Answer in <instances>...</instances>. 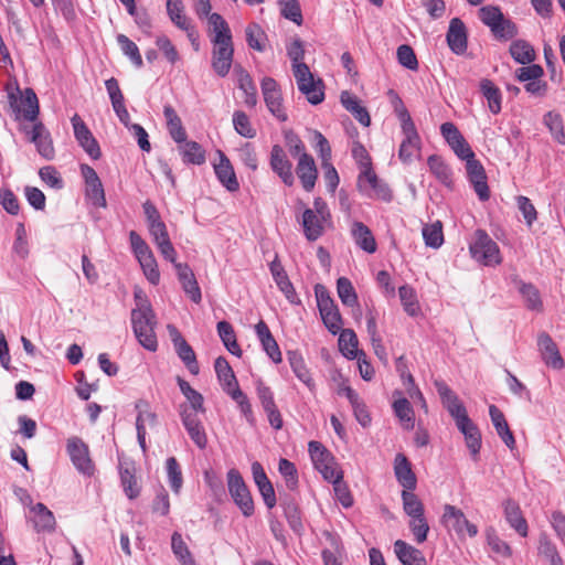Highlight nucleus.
Listing matches in <instances>:
<instances>
[{"mask_svg": "<svg viewBox=\"0 0 565 565\" xmlns=\"http://www.w3.org/2000/svg\"><path fill=\"white\" fill-rule=\"evenodd\" d=\"M131 324L138 342L149 351H156L158 348L154 328L157 317L154 311L131 310Z\"/></svg>", "mask_w": 565, "mask_h": 565, "instance_id": "1", "label": "nucleus"}, {"mask_svg": "<svg viewBox=\"0 0 565 565\" xmlns=\"http://www.w3.org/2000/svg\"><path fill=\"white\" fill-rule=\"evenodd\" d=\"M9 105L17 120L24 118L36 122L39 116V100L32 88H25L22 94L19 87L8 93Z\"/></svg>", "mask_w": 565, "mask_h": 565, "instance_id": "2", "label": "nucleus"}, {"mask_svg": "<svg viewBox=\"0 0 565 565\" xmlns=\"http://www.w3.org/2000/svg\"><path fill=\"white\" fill-rule=\"evenodd\" d=\"M470 254L475 260L484 266H495L502 260L498 244L483 230L475 232V241L470 244Z\"/></svg>", "mask_w": 565, "mask_h": 565, "instance_id": "3", "label": "nucleus"}, {"mask_svg": "<svg viewBox=\"0 0 565 565\" xmlns=\"http://www.w3.org/2000/svg\"><path fill=\"white\" fill-rule=\"evenodd\" d=\"M308 446L315 468L326 480L343 478V472L338 467L334 457L321 443L312 440Z\"/></svg>", "mask_w": 565, "mask_h": 565, "instance_id": "4", "label": "nucleus"}, {"mask_svg": "<svg viewBox=\"0 0 565 565\" xmlns=\"http://www.w3.org/2000/svg\"><path fill=\"white\" fill-rule=\"evenodd\" d=\"M299 92L306 96L312 105H318L324 99V84L321 78H316L309 67H301L292 73Z\"/></svg>", "mask_w": 565, "mask_h": 565, "instance_id": "5", "label": "nucleus"}, {"mask_svg": "<svg viewBox=\"0 0 565 565\" xmlns=\"http://www.w3.org/2000/svg\"><path fill=\"white\" fill-rule=\"evenodd\" d=\"M227 486L232 499L242 513L245 516H250L254 513V502L247 486L236 469H231L227 472Z\"/></svg>", "mask_w": 565, "mask_h": 565, "instance_id": "6", "label": "nucleus"}, {"mask_svg": "<svg viewBox=\"0 0 565 565\" xmlns=\"http://www.w3.org/2000/svg\"><path fill=\"white\" fill-rule=\"evenodd\" d=\"M441 522L448 530L455 531L459 537H465L466 535L475 537L478 534L477 525L469 522L465 513L455 505H444Z\"/></svg>", "mask_w": 565, "mask_h": 565, "instance_id": "7", "label": "nucleus"}, {"mask_svg": "<svg viewBox=\"0 0 565 565\" xmlns=\"http://www.w3.org/2000/svg\"><path fill=\"white\" fill-rule=\"evenodd\" d=\"M317 303L326 328L337 334L342 328V318L334 301L323 288H316Z\"/></svg>", "mask_w": 565, "mask_h": 565, "instance_id": "8", "label": "nucleus"}, {"mask_svg": "<svg viewBox=\"0 0 565 565\" xmlns=\"http://www.w3.org/2000/svg\"><path fill=\"white\" fill-rule=\"evenodd\" d=\"M67 454L78 472L90 477L95 466L89 456L88 446L78 437H71L66 443Z\"/></svg>", "mask_w": 565, "mask_h": 565, "instance_id": "9", "label": "nucleus"}, {"mask_svg": "<svg viewBox=\"0 0 565 565\" xmlns=\"http://www.w3.org/2000/svg\"><path fill=\"white\" fill-rule=\"evenodd\" d=\"M260 87L265 104L270 114L279 121H286L288 116L282 104L281 90L276 79L273 77H264Z\"/></svg>", "mask_w": 565, "mask_h": 565, "instance_id": "10", "label": "nucleus"}, {"mask_svg": "<svg viewBox=\"0 0 565 565\" xmlns=\"http://www.w3.org/2000/svg\"><path fill=\"white\" fill-rule=\"evenodd\" d=\"M201 411L189 408L185 403L180 404L179 414L184 428L186 429L191 440L200 448L204 449L207 445L205 429L198 416Z\"/></svg>", "mask_w": 565, "mask_h": 565, "instance_id": "11", "label": "nucleus"}, {"mask_svg": "<svg viewBox=\"0 0 565 565\" xmlns=\"http://www.w3.org/2000/svg\"><path fill=\"white\" fill-rule=\"evenodd\" d=\"M434 385L443 405L455 419L457 426L470 419L463 404L459 401L456 393L443 380H436Z\"/></svg>", "mask_w": 565, "mask_h": 565, "instance_id": "12", "label": "nucleus"}, {"mask_svg": "<svg viewBox=\"0 0 565 565\" xmlns=\"http://www.w3.org/2000/svg\"><path fill=\"white\" fill-rule=\"evenodd\" d=\"M356 186L360 192L372 199L390 202L393 198L388 185L382 182L374 171L360 173L358 177Z\"/></svg>", "mask_w": 565, "mask_h": 565, "instance_id": "13", "label": "nucleus"}, {"mask_svg": "<svg viewBox=\"0 0 565 565\" xmlns=\"http://www.w3.org/2000/svg\"><path fill=\"white\" fill-rule=\"evenodd\" d=\"M211 41L214 45L212 51V67L218 76L225 77L233 62L234 47L232 38L225 36V40Z\"/></svg>", "mask_w": 565, "mask_h": 565, "instance_id": "14", "label": "nucleus"}, {"mask_svg": "<svg viewBox=\"0 0 565 565\" xmlns=\"http://www.w3.org/2000/svg\"><path fill=\"white\" fill-rule=\"evenodd\" d=\"M81 172L85 181L86 199L94 206L106 207L104 186L96 171L88 164H82Z\"/></svg>", "mask_w": 565, "mask_h": 565, "instance_id": "15", "label": "nucleus"}, {"mask_svg": "<svg viewBox=\"0 0 565 565\" xmlns=\"http://www.w3.org/2000/svg\"><path fill=\"white\" fill-rule=\"evenodd\" d=\"M23 131L29 136V141L34 143L40 156L46 160H52L55 154L53 140L50 131L45 128L43 122L36 121L29 129L22 128Z\"/></svg>", "mask_w": 565, "mask_h": 565, "instance_id": "16", "label": "nucleus"}, {"mask_svg": "<svg viewBox=\"0 0 565 565\" xmlns=\"http://www.w3.org/2000/svg\"><path fill=\"white\" fill-rule=\"evenodd\" d=\"M71 121L74 129V136L79 146L92 159H99L102 156L99 145L83 119L75 114Z\"/></svg>", "mask_w": 565, "mask_h": 565, "instance_id": "17", "label": "nucleus"}, {"mask_svg": "<svg viewBox=\"0 0 565 565\" xmlns=\"http://www.w3.org/2000/svg\"><path fill=\"white\" fill-rule=\"evenodd\" d=\"M466 169L469 181L471 182L480 201H488L490 198V190L487 183V174L483 166L476 157L466 161Z\"/></svg>", "mask_w": 565, "mask_h": 565, "instance_id": "18", "label": "nucleus"}, {"mask_svg": "<svg viewBox=\"0 0 565 565\" xmlns=\"http://www.w3.org/2000/svg\"><path fill=\"white\" fill-rule=\"evenodd\" d=\"M537 347L542 360L547 366L554 370H561L564 367L565 363L559 353L557 344L554 342L550 334L546 332H541L537 335Z\"/></svg>", "mask_w": 565, "mask_h": 565, "instance_id": "19", "label": "nucleus"}, {"mask_svg": "<svg viewBox=\"0 0 565 565\" xmlns=\"http://www.w3.org/2000/svg\"><path fill=\"white\" fill-rule=\"evenodd\" d=\"M401 127L404 139L399 146L398 158L404 163H409L412 162L415 153L420 150V137L417 132L415 124H407Z\"/></svg>", "mask_w": 565, "mask_h": 565, "instance_id": "20", "label": "nucleus"}, {"mask_svg": "<svg viewBox=\"0 0 565 565\" xmlns=\"http://www.w3.org/2000/svg\"><path fill=\"white\" fill-rule=\"evenodd\" d=\"M270 168L278 174L286 185L290 186L294 184L295 178L292 173V164L288 160L282 147L279 145H275L271 148Z\"/></svg>", "mask_w": 565, "mask_h": 565, "instance_id": "21", "label": "nucleus"}, {"mask_svg": "<svg viewBox=\"0 0 565 565\" xmlns=\"http://www.w3.org/2000/svg\"><path fill=\"white\" fill-rule=\"evenodd\" d=\"M296 173L302 184V188L307 192L312 191L318 178V170L312 156L309 153H302L299 157Z\"/></svg>", "mask_w": 565, "mask_h": 565, "instance_id": "22", "label": "nucleus"}, {"mask_svg": "<svg viewBox=\"0 0 565 565\" xmlns=\"http://www.w3.org/2000/svg\"><path fill=\"white\" fill-rule=\"evenodd\" d=\"M328 223H330V220L319 216L311 209H306L302 213L301 225L303 234L309 242H316L320 238Z\"/></svg>", "mask_w": 565, "mask_h": 565, "instance_id": "23", "label": "nucleus"}, {"mask_svg": "<svg viewBox=\"0 0 565 565\" xmlns=\"http://www.w3.org/2000/svg\"><path fill=\"white\" fill-rule=\"evenodd\" d=\"M175 271L183 291L193 302L199 303L202 299V294L192 269L188 264H175Z\"/></svg>", "mask_w": 565, "mask_h": 565, "instance_id": "24", "label": "nucleus"}, {"mask_svg": "<svg viewBox=\"0 0 565 565\" xmlns=\"http://www.w3.org/2000/svg\"><path fill=\"white\" fill-rule=\"evenodd\" d=\"M220 157L218 163L214 164V171L224 188L230 192H235L239 189L235 171L230 159L221 151H217Z\"/></svg>", "mask_w": 565, "mask_h": 565, "instance_id": "25", "label": "nucleus"}, {"mask_svg": "<svg viewBox=\"0 0 565 565\" xmlns=\"http://www.w3.org/2000/svg\"><path fill=\"white\" fill-rule=\"evenodd\" d=\"M447 43L455 54H463L467 50V31L459 18H454L449 22Z\"/></svg>", "mask_w": 565, "mask_h": 565, "instance_id": "26", "label": "nucleus"}, {"mask_svg": "<svg viewBox=\"0 0 565 565\" xmlns=\"http://www.w3.org/2000/svg\"><path fill=\"white\" fill-rule=\"evenodd\" d=\"M394 472L398 483L404 490H415L417 478L412 470V465L407 457L403 454H397L394 460Z\"/></svg>", "mask_w": 565, "mask_h": 565, "instance_id": "27", "label": "nucleus"}, {"mask_svg": "<svg viewBox=\"0 0 565 565\" xmlns=\"http://www.w3.org/2000/svg\"><path fill=\"white\" fill-rule=\"evenodd\" d=\"M269 269H270L273 278H274L276 285L278 286V288L280 289V291L286 296V298L291 303H297L298 298H297L295 288H294L291 281L289 280L282 265L280 264L277 255H276L275 259L270 263Z\"/></svg>", "mask_w": 565, "mask_h": 565, "instance_id": "28", "label": "nucleus"}, {"mask_svg": "<svg viewBox=\"0 0 565 565\" xmlns=\"http://www.w3.org/2000/svg\"><path fill=\"white\" fill-rule=\"evenodd\" d=\"M394 552L403 565H427L424 554L403 540L395 541Z\"/></svg>", "mask_w": 565, "mask_h": 565, "instance_id": "29", "label": "nucleus"}, {"mask_svg": "<svg viewBox=\"0 0 565 565\" xmlns=\"http://www.w3.org/2000/svg\"><path fill=\"white\" fill-rule=\"evenodd\" d=\"M489 414L491 417V422L497 430V434L500 436L502 441L509 449H514L515 439L512 431L510 430L504 414L495 405H490Z\"/></svg>", "mask_w": 565, "mask_h": 565, "instance_id": "30", "label": "nucleus"}, {"mask_svg": "<svg viewBox=\"0 0 565 565\" xmlns=\"http://www.w3.org/2000/svg\"><path fill=\"white\" fill-rule=\"evenodd\" d=\"M457 428L465 436L466 446L469 449L472 459L477 461L481 449L480 430L471 419L458 425Z\"/></svg>", "mask_w": 565, "mask_h": 565, "instance_id": "31", "label": "nucleus"}, {"mask_svg": "<svg viewBox=\"0 0 565 565\" xmlns=\"http://www.w3.org/2000/svg\"><path fill=\"white\" fill-rule=\"evenodd\" d=\"M503 508L505 520L510 526L525 537L527 535V522L522 515L519 503L509 499L503 503Z\"/></svg>", "mask_w": 565, "mask_h": 565, "instance_id": "32", "label": "nucleus"}, {"mask_svg": "<svg viewBox=\"0 0 565 565\" xmlns=\"http://www.w3.org/2000/svg\"><path fill=\"white\" fill-rule=\"evenodd\" d=\"M351 234L356 245L369 254L376 252V242L371 230L362 222L355 221L351 227Z\"/></svg>", "mask_w": 565, "mask_h": 565, "instance_id": "33", "label": "nucleus"}, {"mask_svg": "<svg viewBox=\"0 0 565 565\" xmlns=\"http://www.w3.org/2000/svg\"><path fill=\"white\" fill-rule=\"evenodd\" d=\"M214 369L223 390L227 394L232 393L235 388H239L236 376L225 358L218 356L215 360Z\"/></svg>", "mask_w": 565, "mask_h": 565, "instance_id": "34", "label": "nucleus"}, {"mask_svg": "<svg viewBox=\"0 0 565 565\" xmlns=\"http://www.w3.org/2000/svg\"><path fill=\"white\" fill-rule=\"evenodd\" d=\"M341 103L344 108L350 111L354 118L365 127H369L371 124V117L363 106L360 105L359 99L351 95L349 92H343L341 94Z\"/></svg>", "mask_w": 565, "mask_h": 565, "instance_id": "35", "label": "nucleus"}, {"mask_svg": "<svg viewBox=\"0 0 565 565\" xmlns=\"http://www.w3.org/2000/svg\"><path fill=\"white\" fill-rule=\"evenodd\" d=\"M287 356L290 367L295 375L299 379V381H301L305 385L312 390L315 384L302 355L297 351H289L287 353Z\"/></svg>", "mask_w": 565, "mask_h": 565, "instance_id": "36", "label": "nucleus"}, {"mask_svg": "<svg viewBox=\"0 0 565 565\" xmlns=\"http://www.w3.org/2000/svg\"><path fill=\"white\" fill-rule=\"evenodd\" d=\"M31 511L34 513V525L38 532H52L55 530V518L43 503H36Z\"/></svg>", "mask_w": 565, "mask_h": 565, "instance_id": "37", "label": "nucleus"}, {"mask_svg": "<svg viewBox=\"0 0 565 565\" xmlns=\"http://www.w3.org/2000/svg\"><path fill=\"white\" fill-rule=\"evenodd\" d=\"M217 332L228 352L239 358L242 355V350L237 343L232 324L227 321H220L217 323Z\"/></svg>", "mask_w": 565, "mask_h": 565, "instance_id": "38", "label": "nucleus"}, {"mask_svg": "<svg viewBox=\"0 0 565 565\" xmlns=\"http://www.w3.org/2000/svg\"><path fill=\"white\" fill-rule=\"evenodd\" d=\"M537 552L540 556L550 562V565H564L555 544L546 533L540 535Z\"/></svg>", "mask_w": 565, "mask_h": 565, "instance_id": "39", "label": "nucleus"}, {"mask_svg": "<svg viewBox=\"0 0 565 565\" xmlns=\"http://www.w3.org/2000/svg\"><path fill=\"white\" fill-rule=\"evenodd\" d=\"M339 348L340 351L350 360L356 359L358 351V337L352 329L340 330Z\"/></svg>", "mask_w": 565, "mask_h": 565, "instance_id": "40", "label": "nucleus"}, {"mask_svg": "<svg viewBox=\"0 0 565 565\" xmlns=\"http://www.w3.org/2000/svg\"><path fill=\"white\" fill-rule=\"evenodd\" d=\"M179 151L184 162L202 164L205 161V152L196 141H184L179 146Z\"/></svg>", "mask_w": 565, "mask_h": 565, "instance_id": "41", "label": "nucleus"}, {"mask_svg": "<svg viewBox=\"0 0 565 565\" xmlns=\"http://www.w3.org/2000/svg\"><path fill=\"white\" fill-rule=\"evenodd\" d=\"M246 42L248 46L258 52H264L266 49L267 34L257 23H250L245 29Z\"/></svg>", "mask_w": 565, "mask_h": 565, "instance_id": "42", "label": "nucleus"}, {"mask_svg": "<svg viewBox=\"0 0 565 565\" xmlns=\"http://www.w3.org/2000/svg\"><path fill=\"white\" fill-rule=\"evenodd\" d=\"M511 56L520 64H530L535 58V52L531 44L526 41H514L510 46Z\"/></svg>", "mask_w": 565, "mask_h": 565, "instance_id": "43", "label": "nucleus"}, {"mask_svg": "<svg viewBox=\"0 0 565 565\" xmlns=\"http://www.w3.org/2000/svg\"><path fill=\"white\" fill-rule=\"evenodd\" d=\"M428 167L431 173L445 185L452 184L451 171L449 167L441 160L440 157L431 154L427 159Z\"/></svg>", "mask_w": 565, "mask_h": 565, "instance_id": "44", "label": "nucleus"}, {"mask_svg": "<svg viewBox=\"0 0 565 565\" xmlns=\"http://www.w3.org/2000/svg\"><path fill=\"white\" fill-rule=\"evenodd\" d=\"M480 87L483 96L488 100L490 111L492 114H499L501 111V94L499 88L490 79H482Z\"/></svg>", "mask_w": 565, "mask_h": 565, "instance_id": "45", "label": "nucleus"}, {"mask_svg": "<svg viewBox=\"0 0 565 565\" xmlns=\"http://www.w3.org/2000/svg\"><path fill=\"white\" fill-rule=\"evenodd\" d=\"M305 47L300 39L295 38L287 45V55L291 61L292 73L299 71L301 67H309L305 62Z\"/></svg>", "mask_w": 565, "mask_h": 565, "instance_id": "46", "label": "nucleus"}, {"mask_svg": "<svg viewBox=\"0 0 565 565\" xmlns=\"http://www.w3.org/2000/svg\"><path fill=\"white\" fill-rule=\"evenodd\" d=\"M146 278L152 285H158L160 281V271L158 269L157 260L152 252L146 253L145 255L137 258Z\"/></svg>", "mask_w": 565, "mask_h": 565, "instance_id": "47", "label": "nucleus"}, {"mask_svg": "<svg viewBox=\"0 0 565 565\" xmlns=\"http://www.w3.org/2000/svg\"><path fill=\"white\" fill-rule=\"evenodd\" d=\"M178 384H179V387H180V391L182 392V394L185 396V398L189 401V404L188 407L189 408H192L194 411H201V413H204V398L202 396L201 393H199L198 391H195L194 388L191 387V385L189 384V382H186L185 380L181 379V377H178Z\"/></svg>", "mask_w": 565, "mask_h": 565, "instance_id": "48", "label": "nucleus"}, {"mask_svg": "<svg viewBox=\"0 0 565 565\" xmlns=\"http://www.w3.org/2000/svg\"><path fill=\"white\" fill-rule=\"evenodd\" d=\"M423 237L425 244L431 248H439L444 243L443 224L436 221L423 227Z\"/></svg>", "mask_w": 565, "mask_h": 565, "instance_id": "49", "label": "nucleus"}, {"mask_svg": "<svg viewBox=\"0 0 565 565\" xmlns=\"http://www.w3.org/2000/svg\"><path fill=\"white\" fill-rule=\"evenodd\" d=\"M402 501H403V509L404 512L409 516H422V514H425V508L423 502L418 499V497L413 493V490L402 491Z\"/></svg>", "mask_w": 565, "mask_h": 565, "instance_id": "50", "label": "nucleus"}, {"mask_svg": "<svg viewBox=\"0 0 565 565\" xmlns=\"http://www.w3.org/2000/svg\"><path fill=\"white\" fill-rule=\"evenodd\" d=\"M178 356L183 361L191 374L196 375L200 371L195 353L184 340L174 345Z\"/></svg>", "mask_w": 565, "mask_h": 565, "instance_id": "51", "label": "nucleus"}, {"mask_svg": "<svg viewBox=\"0 0 565 565\" xmlns=\"http://www.w3.org/2000/svg\"><path fill=\"white\" fill-rule=\"evenodd\" d=\"M238 87L245 94V104L248 107H255L257 105V89L250 75L245 71H242L239 74Z\"/></svg>", "mask_w": 565, "mask_h": 565, "instance_id": "52", "label": "nucleus"}, {"mask_svg": "<svg viewBox=\"0 0 565 565\" xmlns=\"http://www.w3.org/2000/svg\"><path fill=\"white\" fill-rule=\"evenodd\" d=\"M167 12L171 21L179 29H188L189 19L184 14L182 0H167Z\"/></svg>", "mask_w": 565, "mask_h": 565, "instance_id": "53", "label": "nucleus"}, {"mask_svg": "<svg viewBox=\"0 0 565 565\" xmlns=\"http://www.w3.org/2000/svg\"><path fill=\"white\" fill-rule=\"evenodd\" d=\"M171 547L182 565H196L180 533L172 534Z\"/></svg>", "mask_w": 565, "mask_h": 565, "instance_id": "54", "label": "nucleus"}, {"mask_svg": "<svg viewBox=\"0 0 565 565\" xmlns=\"http://www.w3.org/2000/svg\"><path fill=\"white\" fill-rule=\"evenodd\" d=\"M338 296L342 303L348 307H354L358 305V296L347 277H340L337 281Z\"/></svg>", "mask_w": 565, "mask_h": 565, "instance_id": "55", "label": "nucleus"}, {"mask_svg": "<svg viewBox=\"0 0 565 565\" xmlns=\"http://www.w3.org/2000/svg\"><path fill=\"white\" fill-rule=\"evenodd\" d=\"M520 294L523 296L526 307L530 310L542 311L543 303L540 297V292L532 284L522 282L519 288Z\"/></svg>", "mask_w": 565, "mask_h": 565, "instance_id": "56", "label": "nucleus"}, {"mask_svg": "<svg viewBox=\"0 0 565 565\" xmlns=\"http://www.w3.org/2000/svg\"><path fill=\"white\" fill-rule=\"evenodd\" d=\"M393 408L395 415L404 424L405 428L411 429L414 427V411L408 399L399 398L395 401Z\"/></svg>", "mask_w": 565, "mask_h": 565, "instance_id": "57", "label": "nucleus"}, {"mask_svg": "<svg viewBox=\"0 0 565 565\" xmlns=\"http://www.w3.org/2000/svg\"><path fill=\"white\" fill-rule=\"evenodd\" d=\"M280 7V14L297 25H301L303 19L298 0H277Z\"/></svg>", "mask_w": 565, "mask_h": 565, "instance_id": "58", "label": "nucleus"}, {"mask_svg": "<svg viewBox=\"0 0 565 565\" xmlns=\"http://www.w3.org/2000/svg\"><path fill=\"white\" fill-rule=\"evenodd\" d=\"M135 408L138 412L136 418V427H145L147 429V425L154 426L157 416L153 412L150 411V405L147 401H137Z\"/></svg>", "mask_w": 565, "mask_h": 565, "instance_id": "59", "label": "nucleus"}, {"mask_svg": "<svg viewBox=\"0 0 565 565\" xmlns=\"http://www.w3.org/2000/svg\"><path fill=\"white\" fill-rule=\"evenodd\" d=\"M117 42L121 47V51L125 55H127L130 61L134 63L136 67H141L143 62L142 57L140 55L139 49L136 45L135 42H132L128 36L125 34H119L117 36Z\"/></svg>", "mask_w": 565, "mask_h": 565, "instance_id": "60", "label": "nucleus"}, {"mask_svg": "<svg viewBox=\"0 0 565 565\" xmlns=\"http://www.w3.org/2000/svg\"><path fill=\"white\" fill-rule=\"evenodd\" d=\"M398 295L404 310L412 317L417 316L419 312V305L414 289L409 286H402L399 287Z\"/></svg>", "mask_w": 565, "mask_h": 565, "instance_id": "61", "label": "nucleus"}, {"mask_svg": "<svg viewBox=\"0 0 565 565\" xmlns=\"http://www.w3.org/2000/svg\"><path fill=\"white\" fill-rule=\"evenodd\" d=\"M544 122L548 127L555 140L561 145H565V130L562 117L558 114L550 111L545 115Z\"/></svg>", "mask_w": 565, "mask_h": 565, "instance_id": "62", "label": "nucleus"}, {"mask_svg": "<svg viewBox=\"0 0 565 565\" xmlns=\"http://www.w3.org/2000/svg\"><path fill=\"white\" fill-rule=\"evenodd\" d=\"M408 526L415 537V541L418 544H422L427 540L429 524L427 522V519L425 518V514H422V516L411 518Z\"/></svg>", "mask_w": 565, "mask_h": 565, "instance_id": "63", "label": "nucleus"}, {"mask_svg": "<svg viewBox=\"0 0 565 565\" xmlns=\"http://www.w3.org/2000/svg\"><path fill=\"white\" fill-rule=\"evenodd\" d=\"M233 125L236 132L245 138L256 136V130L252 127L248 116L242 110H236L233 114Z\"/></svg>", "mask_w": 565, "mask_h": 565, "instance_id": "64", "label": "nucleus"}]
</instances>
